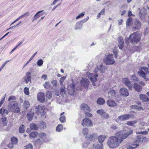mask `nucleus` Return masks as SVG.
<instances>
[{"label":"nucleus","instance_id":"c85d7f7f","mask_svg":"<svg viewBox=\"0 0 149 149\" xmlns=\"http://www.w3.org/2000/svg\"><path fill=\"white\" fill-rule=\"evenodd\" d=\"M30 104L28 101L26 100L24 102L23 107L26 110H27L30 107Z\"/></svg>","mask_w":149,"mask_h":149},{"label":"nucleus","instance_id":"f704fd0d","mask_svg":"<svg viewBox=\"0 0 149 149\" xmlns=\"http://www.w3.org/2000/svg\"><path fill=\"white\" fill-rule=\"evenodd\" d=\"M137 121L136 120L129 121L127 122V124L128 125L133 126L136 123Z\"/></svg>","mask_w":149,"mask_h":149},{"label":"nucleus","instance_id":"7c9ffc66","mask_svg":"<svg viewBox=\"0 0 149 149\" xmlns=\"http://www.w3.org/2000/svg\"><path fill=\"white\" fill-rule=\"evenodd\" d=\"M82 26V24L80 22H77L76 25L75 29H81Z\"/></svg>","mask_w":149,"mask_h":149},{"label":"nucleus","instance_id":"7ed1b4c3","mask_svg":"<svg viewBox=\"0 0 149 149\" xmlns=\"http://www.w3.org/2000/svg\"><path fill=\"white\" fill-rule=\"evenodd\" d=\"M18 104L15 101L10 102L8 106V110L10 112L18 113L19 111V109L18 107Z\"/></svg>","mask_w":149,"mask_h":149},{"label":"nucleus","instance_id":"49530a36","mask_svg":"<svg viewBox=\"0 0 149 149\" xmlns=\"http://www.w3.org/2000/svg\"><path fill=\"white\" fill-rule=\"evenodd\" d=\"M19 131L21 133H23L24 131V126L22 125L20 126L19 129Z\"/></svg>","mask_w":149,"mask_h":149},{"label":"nucleus","instance_id":"f3484780","mask_svg":"<svg viewBox=\"0 0 149 149\" xmlns=\"http://www.w3.org/2000/svg\"><path fill=\"white\" fill-rule=\"evenodd\" d=\"M89 80L87 79H82L81 81V86L84 88H87L89 84Z\"/></svg>","mask_w":149,"mask_h":149},{"label":"nucleus","instance_id":"0e129e2a","mask_svg":"<svg viewBox=\"0 0 149 149\" xmlns=\"http://www.w3.org/2000/svg\"><path fill=\"white\" fill-rule=\"evenodd\" d=\"M132 77L134 80L136 81H139L138 79L135 75H132Z\"/></svg>","mask_w":149,"mask_h":149},{"label":"nucleus","instance_id":"4c0bfd02","mask_svg":"<svg viewBox=\"0 0 149 149\" xmlns=\"http://www.w3.org/2000/svg\"><path fill=\"white\" fill-rule=\"evenodd\" d=\"M136 140L137 142H141L143 140V136L142 135L137 136L136 138Z\"/></svg>","mask_w":149,"mask_h":149},{"label":"nucleus","instance_id":"6e6552de","mask_svg":"<svg viewBox=\"0 0 149 149\" xmlns=\"http://www.w3.org/2000/svg\"><path fill=\"white\" fill-rule=\"evenodd\" d=\"M87 74L88 75V78L93 83L92 85L93 86H96V84L94 83L97 80V77H98V75L96 74H94L89 72H87Z\"/></svg>","mask_w":149,"mask_h":149},{"label":"nucleus","instance_id":"bb28decb","mask_svg":"<svg viewBox=\"0 0 149 149\" xmlns=\"http://www.w3.org/2000/svg\"><path fill=\"white\" fill-rule=\"evenodd\" d=\"M38 135V132H33L31 133L29 136L30 138L33 139L36 137Z\"/></svg>","mask_w":149,"mask_h":149},{"label":"nucleus","instance_id":"1a4fd4ad","mask_svg":"<svg viewBox=\"0 0 149 149\" xmlns=\"http://www.w3.org/2000/svg\"><path fill=\"white\" fill-rule=\"evenodd\" d=\"M35 112L38 115L40 114L44 116L45 112L44 111V107L40 105H38L35 107Z\"/></svg>","mask_w":149,"mask_h":149},{"label":"nucleus","instance_id":"052dcab7","mask_svg":"<svg viewBox=\"0 0 149 149\" xmlns=\"http://www.w3.org/2000/svg\"><path fill=\"white\" fill-rule=\"evenodd\" d=\"M43 63V61L42 59H39V60L37 62V64L38 65H42Z\"/></svg>","mask_w":149,"mask_h":149},{"label":"nucleus","instance_id":"6e6d98bb","mask_svg":"<svg viewBox=\"0 0 149 149\" xmlns=\"http://www.w3.org/2000/svg\"><path fill=\"white\" fill-rule=\"evenodd\" d=\"M132 17H130L128 18L127 19V21L126 22L127 25L128 26H129L130 25V23L132 21Z\"/></svg>","mask_w":149,"mask_h":149},{"label":"nucleus","instance_id":"f8f14e48","mask_svg":"<svg viewBox=\"0 0 149 149\" xmlns=\"http://www.w3.org/2000/svg\"><path fill=\"white\" fill-rule=\"evenodd\" d=\"M38 100L41 103H43L45 100V94L42 92L39 93L37 95Z\"/></svg>","mask_w":149,"mask_h":149},{"label":"nucleus","instance_id":"a878e982","mask_svg":"<svg viewBox=\"0 0 149 149\" xmlns=\"http://www.w3.org/2000/svg\"><path fill=\"white\" fill-rule=\"evenodd\" d=\"M97 102L98 104L102 105L104 103L105 100L104 98L100 97L97 99Z\"/></svg>","mask_w":149,"mask_h":149},{"label":"nucleus","instance_id":"aec40b11","mask_svg":"<svg viewBox=\"0 0 149 149\" xmlns=\"http://www.w3.org/2000/svg\"><path fill=\"white\" fill-rule=\"evenodd\" d=\"M119 42L118 47L120 49H122L123 46L124 40L123 38L121 36L119 37L118 38Z\"/></svg>","mask_w":149,"mask_h":149},{"label":"nucleus","instance_id":"c03bdc74","mask_svg":"<svg viewBox=\"0 0 149 149\" xmlns=\"http://www.w3.org/2000/svg\"><path fill=\"white\" fill-rule=\"evenodd\" d=\"M97 68L98 69H99L102 72H104L106 69L104 66H98Z\"/></svg>","mask_w":149,"mask_h":149},{"label":"nucleus","instance_id":"0eeeda50","mask_svg":"<svg viewBox=\"0 0 149 149\" xmlns=\"http://www.w3.org/2000/svg\"><path fill=\"white\" fill-rule=\"evenodd\" d=\"M133 117L134 116L130 114H124L118 117L116 120L118 123H119L121 121L127 120L131 118H133Z\"/></svg>","mask_w":149,"mask_h":149},{"label":"nucleus","instance_id":"f03ea898","mask_svg":"<svg viewBox=\"0 0 149 149\" xmlns=\"http://www.w3.org/2000/svg\"><path fill=\"white\" fill-rule=\"evenodd\" d=\"M120 143L116 136L110 137L107 141L108 145L110 148H114L116 147Z\"/></svg>","mask_w":149,"mask_h":149},{"label":"nucleus","instance_id":"79ce46f5","mask_svg":"<svg viewBox=\"0 0 149 149\" xmlns=\"http://www.w3.org/2000/svg\"><path fill=\"white\" fill-rule=\"evenodd\" d=\"M97 134L95 133H93L89 137V139L91 140L97 138Z\"/></svg>","mask_w":149,"mask_h":149},{"label":"nucleus","instance_id":"9b49d317","mask_svg":"<svg viewBox=\"0 0 149 149\" xmlns=\"http://www.w3.org/2000/svg\"><path fill=\"white\" fill-rule=\"evenodd\" d=\"M81 125L83 126H85L89 127L92 126L93 123L92 121L90 119L88 118H85L83 119Z\"/></svg>","mask_w":149,"mask_h":149},{"label":"nucleus","instance_id":"bf43d9fd","mask_svg":"<svg viewBox=\"0 0 149 149\" xmlns=\"http://www.w3.org/2000/svg\"><path fill=\"white\" fill-rule=\"evenodd\" d=\"M85 14V13L84 12L82 13L76 17V19H78L83 17Z\"/></svg>","mask_w":149,"mask_h":149},{"label":"nucleus","instance_id":"c9c22d12","mask_svg":"<svg viewBox=\"0 0 149 149\" xmlns=\"http://www.w3.org/2000/svg\"><path fill=\"white\" fill-rule=\"evenodd\" d=\"M46 95L47 98L48 99L50 100L52 98V94L51 92L48 91L46 92Z\"/></svg>","mask_w":149,"mask_h":149},{"label":"nucleus","instance_id":"3c124183","mask_svg":"<svg viewBox=\"0 0 149 149\" xmlns=\"http://www.w3.org/2000/svg\"><path fill=\"white\" fill-rule=\"evenodd\" d=\"M88 130L87 128H84L83 129V133L85 136H86L88 133Z\"/></svg>","mask_w":149,"mask_h":149},{"label":"nucleus","instance_id":"603ef678","mask_svg":"<svg viewBox=\"0 0 149 149\" xmlns=\"http://www.w3.org/2000/svg\"><path fill=\"white\" fill-rule=\"evenodd\" d=\"M33 147L31 144H29L24 147V149H32Z\"/></svg>","mask_w":149,"mask_h":149},{"label":"nucleus","instance_id":"5701e85b","mask_svg":"<svg viewBox=\"0 0 149 149\" xmlns=\"http://www.w3.org/2000/svg\"><path fill=\"white\" fill-rule=\"evenodd\" d=\"M134 88L135 90L138 92H141L142 90V87L137 83H134L133 85Z\"/></svg>","mask_w":149,"mask_h":149},{"label":"nucleus","instance_id":"cd10ccee","mask_svg":"<svg viewBox=\"0 0 149 149\" xmlns=\"http://www.w3.org/2000/svg\"><path fill=\"white\" fill-rule=\"evenodd\" d=\"M34 113L32 111H31L27 114V118L29 120H31L34 115Z\"/></svg>","mask_w":149,"mask_h":149},{"label":"nucleus","instance_id":"4468645a","mask_svg":"<svg viewBox=\"0 0 149 149\" xmlns=\"http://www.w3.org/2000/svg\"><path fill=\"white\" fill-rule=\"evenodd\" d=\"M68 93L71 95H73L74 93V86L73 84L69 85L68 87Z\"/></svg>","mask_w":149,"mask_h":149},{"label":"nucleus","instance_id":"774afa93","mask_svg":"<svg viewBox=\"0 0 149 149\" xmlns=\"http://www.w3.org/2000/svg\"><path fill=\"white\" fill-rule=\"evenodd\" d=\"M89 17L88 16H87L84 19L81 20L80 22L82 23H84L85 22H86L89 19Z\"/></svg>","mask_w":149,"mask_h":149},{"label":"nucleus","instance_id":"2f4dec72","mask_svg":"<svg viewBox=\"0 0 149 149\" xmlns=\"http://www.w3.org/2000/svg\"><path fill=\"white\" fill-rule=\"evenodd\" d=\"M43 86L45 89H48L51 88L50 84L49 81L46 82L43 84Z\"/></svg>","mask_w":149,"mask_h":149},{"label":"nucleus","instance_id":"680f3d73","mask_svg":"<svg viewBox=\"0 0 149 149\" xmlns=\"http://www.w3.org/2000/svg\"><path fill=\"white\" fill-rule=\"evenodd\" d=\"M66 78V77L65 76H63L59 80V82L60 84H61L64 81L65 79Z\"/></svg>","mask_w":149,"mask_h":149},{"label":"nucleus","instance_id":"393cba45","mask_svg":"<svg viewBox=\"0 0 149 149\" xmlns=\"http://www.w3.org/2000/svg\"><path fill=\"white\" fill-rule=\"evenodd\" d=\"M139 98L140 99L144 101L148 102L149 101V99L147 96L145 95L141 94L139 95Z\"/></svg>","mask_w":149,"mask_h":149},{"label":"nucleus","instance_id":"ea45409f","mask_svg":"<svg viewBox=\"0 0 149 149\" xmlns=\"http://www.w3.org/2000/svg\"><path fill=\"white\" fill-rule=\"evenodd\" d=\"M39 136L40 138L42 139H44L46 138V135L45 133H40L39 135Z\"/></svg>","mask_w":149,"mask_h":149},{"label":"nucleus","instance_id":"a211bd4d","mask_svg":"<svg viewBox=\"0 0 149 149\" xmlns=\"http://www.w3.org/2000/svg\"><path fill=\"white\" fill-rule=\"evenodd\" d=\"M81 110L84 111L85 113L89 112L90 111V108L86 104H82L81 105Z\"/></svg>","mask_w":149,"mask_h":149},{"label":"nucleus","instance_id":"423d86ee","mask_svg":"<svg viewBox=\"0 0 149 149\" xmlns=\"http://www.w3.org/2000/svg\"><path fill=\"white\" fill-rule=\"evenodd\" d=\"M147 67L144 66L142 67L141 68V70L139 71L138 72V74L140 76L143 77L146 81L148 80V79L147 78L146 76V74L142 70H144L147 73H149V66H147Z\"/></svg>","mask_w":149,"mask_h":149},{"label":"nucleus","instance_id":"f257e3e1","mask_svg":"<svg viewBox=\"0 0 149 149\" xmlns=\"http://www.w3.org/2000/svg\"><path fill=\"white\" fill-rule=\"evenodd\" d=\"M132 133V131L130 130L126 133L124 131L117 132L116 134V137L118 138V140L120 143L125 139L130 134Z\"/></svg>","mask_w":149,"mask_h":149},{"label":"nucleus","instance_id":"338daca9","mask_svg":"<svg viewBox=\"0 0 149 149\" xmlns=\"http://www.w3.org/2000/svg\"><path fill=\"white\" fill-rule=\"evenodd\" d=\"M110 128L113 130H116L117 128L118 127L117 125L113 124L111 126Z\"/></svg>","mask_w":149,"mask_h":149},{"label":"nucleus","instance_id":"a19ab883","mask_svg":"<svg viewBox=\"0 0 149 149\" xmlns=\"http://www.w3.org/2000/svg\"><path fill=\"white\" fill-rule=\"evenodd\" d=\"M63 126L62 125L59 124L56 127V131L58 132H60L63 130Z\"/></svg>","mask_w":149,"mask_h":149},{"label":"nucleus","instance_id":"de8ad7c7","mask_svg":"<svg viewBox=\"0 0 149 149\" xmlns=\"http://www.w3.org/2000/svg\"><path fill=\"white\" fill-rule=\"evenodd\" d=\"M24 94L27 95H28L29 94V88L27 87H25L24 88Z\"/></svg>","mask_w":149,"mask_h":149},{"label":"nucleus","instance_id":"8fccbe9b","mask_svg":"<svg viewBox=\"0 0 149 149\" xmlns=\"http://www.w3.org/2000/svg\"><path fill=\"white\" fill-rule=\"evenodd\" d=\"M51 83L53 86L56 87L57 86L58 82L56 80H52L51 81Z\"/></svg>","mask_w":149,"mask_h":149},{"label":"nucleus","instance_id":"e433bc0d","mask_svg":"<svg viewBox=\"0 0 149 149\" xmlns=\"http://www.w3.org/2000/svg\"><path fill=\"white\" fill-rule=\"evenodd\" d=\"M65 88L64 86L61 87L60 88V93L61 95L63 96L65 94Z\"/></svg>","mask_w":149,"mask_h":149},{"label":"nucleus","instance_id":"a18cd8bd","mask_svg":"<svg viewBox=\"0 0 149 149\" xmlns=\"http://www.w3.org/2000/svg\"><path fill=\"white\" fill-rule=\"evenodd\" d=\"M97 68L98 69H99L102 72H104L106 69L104 66H98Z\"/></svg>","mask_w":149,"mask_h":149},{"label":"nucleus","instance_id":"4be33fe9","mask_svg":"<svg viewBox=\"0 0 149 149\" xmlns=\"http://www.w3.org/2000/svg\"><path fill=\"white\" fill-rule=\"evenodd\" d=\"M141 27V23L139 20H136L132 26V28L135 29H138Z\"/></svg>","mask_w":149,"mask_h":149},{"label":"nucleus","instance_id":"37998d69","mask_svg":"<svg viewBox=\"0 0 149 149\" xmlns=\"http://www.w3.org/2000/svg\"><path fill=\"white\" fill-rule=\"evenodd\" d=\"M11 141L13 144H16L17 143V139L14 137H13L11 138Z\"/></svg>","mask_w":149,"mask_h":149},{"label":"nucleus","instance_id":"864d4df0","mask_svg":"<svg viewBox=\"0 0 149 149\" xmlns=\"http://www.w3.org/2000/svg\"><path fill=\"white\" fill-rule=\"evenodd\" d=\"M16 99L15 97L14 96L12 95L9 97L8 99V101L11 102V100L14 101Z\"/></svg>","mask_w":149,"mask_h":149},{"label":"nucleus","instance_id":"5fc2aeb1","mask_svg":"<svg viewBox=\"0 0 149 149\" xmlns=\"http://www.w3.org/2000/svg\"><path fill=\"white\" fill-rule=\"evenodd\" d=\"M104 114L102 116V118L103 119H107L109 117V116L108 114L107 113H106L105 112H104Z\"/></svg>","mask_w":149,"mask_h":149},{"label":"nucleus","instance_id":"412c9836","mask_svg":"<svg viewBox=\"0 0 149 149\" xmlns=\"http://www.w3.org/2000/svg\"><path fill=\"white\" fill-rule=\"evenodd\" d=\"M103 148L102 143H96L93 145L92 149H103Z\"/></svg>","mask_w":149,"mask_h":149},{"label":"nucleus","instance_id":"20e7f679","mask_svg":"<svg viewBox=\"0 0 149 149\" xmlns=\"http://www.w3.org/2000/svg\"><path fill=\"white\" fill-rule=\"evenodd\" d=\"M141 35L136 32L131 34L129 36L130 41L133 44H136L141 39Z\"/></svg>","mask_w":149,"mask_h":149},{"label":"nucleus","instance_id":"c756f323","mask_svg":"<svg viewBox=\"0 0 149 149\" xmlns=\"http://www.w3.org/2000/svg\"><path fill=\"white\" fill-rule=\"evenodd\" d=\"M30 127L31 129L33 130H37L38 127L36 124L32 123L30 125Z\"/></svg>","mask_w":149,"mask_h":149},{"label":"nucleus","instance_id":"b1692460","mask_svg":"<svg viewBox=\"0 0 149 149\" xmlns=\"http://www.w3.org/2000/svg\"><path fill=\"white\" fill-rule=\"evenodd\" d=\"M8 113V110L2 108L0 109V115L5 116L7 115Z\"/></svg>","mask_w":149,"mask_h":149},{"label":"nucleus","instance_id":"473e14b6","mask_svg":"<svg viewBox=\"0 0 149 149\" xmlns=\"http://www.w3.org/2000/svg\"><path fill=\"white\" fill-rule=\"evenodd\" d=\"M43 11V10L40 11L38 12L34 16L33 18V21H34L36 20L40 16V15H39V13H40L42 12Z\"/></svg>","mask_w":149,"mask_h":149},{"label":"nucleus","instance_id":"69168bd1","mask_svg":"<svg viewBox=\"0 0 149 149\" xmlns=\"http://www.w3.org/2000/svg\"><path fill=\"white\" fill-rule=\"evenodd\" d=\"M13 144V143H10L8 144V147L10 149H12L14 147Z\"/></svg>","mask_w":149,"mask_h":149},{"label":"nucleus","instance_id":"e2e57ef3","mask_svg":"<svg viewBox=\"0 0 149 149\" xmlns=\"http://www.w3.org/2000/svg\"><path fill=\"white\" fill-rule=\"evenodd\" d=\"M136 134L146 135L148 134V132L147 131H145L144 132H137Z\"/></svg>","mask_w":149,"mask_h":149},{"label":"nucleus","instance_id":"2eb2a0df","mask_svg":"<svg viewBox=\"0 0 149 149\" xmlns=\"http://www.w3.org/2000/svg\"><path fill=\"white\" fill-rule=\"evenodd\" d=\"M31 73L28 72L26 74L24 78V79L26 84L31 82Z\"/></svg>","mask_w":149,"mask_h":149},{"label":"nucleus","instance_id":"09e8293b","mask_svg":"<svg viewBox=\"0 0 149 149\" xmlns=\"http://www.w3.org/2000/svg\"><path fill=\"white\" fill-rule=\"evenodd\" d=\"M59 120L61 123H65L66 121L65 117V116H63L60 117L59 118Z\"/></svg>","mask_w":149,"mask_h":149},{"label":"nucleus","instance_id":"6ab92c4d","mask_svg":"<svg viewBox=\"0 0 149 149\" xmlns=\"http://www.w3.org/2000/svg\"><path fill=\"white\" fill-rule=\"evenodd\" d=\"M107 105L110 107H116L117 104L114 100H109L107 101Z\"/></svg>","mask_w":149,"mask_h":149},{"label":"nucleus","instance_id":"13d9d810","mask_svg":"<svg viewBox=\"0 0 149 149\" xmlns=\"http://www.w3.org/2000/svg\"><path fill=\"white\" fill-rule=\"evenodd\" d=\"M139 144H138L136 143L132 145H130L129 147L130 148V149H134L137 146H139Z\"/></svg>","mask_w":149,"mask_h":149},{"label":"nucleus","instance_id":"9d476101","mask_svg":"<svg viewBox=\"0 0 149 149\" xmlns=\"http://www.w3.org/2000/svg\"><path fill=\"white\" fill-rule=\"evenodd\" d=\"M122 82L129 89L131 90H132L133 87L132 83L127 78H123L122 79Z\"/></svg>","mask_w":149,"mask_h":149},{"label":"nucleus","instance_id":"ddd939ff","mask_svg":"<svg viewBox=\"0 0 149 149\" xmlns=\"http://www.w3.org/2000/svg\"><path fill=\"white\" fill-rule=\"evenodd\" d=\"M120 93L121 95L123 96H127L129 95V92L126 88H122L120 90Z\"/></svg>","mask_w":149,"mask_h":149},{"label":"nucleus","instance_id":"58836bf2","mask_svg":"<svg viewBox=\"0 0 149 149\" xmlns=\"http://www.w3.org/2000/svg\"><path fill=\"white\" fill-rule=\"evenodd\" d=\"M2 122L4 126H6L7 125L8 123V120L6 118L4 117L1 118Z\"/></svg>","mask_w":149,"mask_h":149},{"label":"nucleus","instance_id":"72a5a7b5","mask_svg":"<svg viewBox=\"0 0 149 149\" xmlns=\"http://www.w3.org/2000/svg\"><path fill=\"white\" fill-rule=\"evenodd\" d=\"M106 138V136L105 135H101L99 136L98 139L100 143H101L103 142Z\"/></svg>","mask_w":149,"mask_h":149},{"label":"nucleus","instance_id":"39448f33","mask_svg":"<svg viewBox=\"0 0 149 149\" xmlns=\"http://www.w3.org/2000/svg\"><path fill=\"white\" fill-rule=\"evenodd\" d=\"M104 61L106 65H113L115 62V61L113 57V54L109 53L105 56L104 58Z\"/></svg>","mask_w":149,"mask_h":149},{"label":"nucleus","instance_id":"dca6fc26","mask_svg":"<svg viewBox=\"0 0 149 149\" xmlns=\"http://www.w3.org/2000/svg\"><path fill=\"white\" fill-rule=\"evenodd\" d=\"M108 97L109 98H114V97L116 96V93L114 90L110 89L108 92Z\"/></svg>","mask_w":149,"mask_h":149},{"label":"nucleus","instance_id":"4d7b16f0","mask_svg":"<svg viewBox=\"0 0 149 149\" xmlns=\"http://www.w3.org/2000/svg\"><path fill=\"white\" fill-rule=\"evenodd\" d=\"M104 110L102 109L98 110L97 111V113L101 116L104 114Z\"/></svg>","mask_w":149,"mask_h":149}]
</instances>
